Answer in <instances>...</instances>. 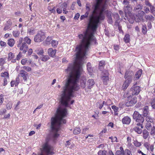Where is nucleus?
Instances as JSON below:
<instances>
[{
  "mask_svg": "<svg viewBox=\"0 0 155 155\" xmlns=\"http://www.w3.org/2000/svg\"><path fill=\"white\" fill-rule=\"evenodd\" d=\"M95 39H82L76 48L77 61L74 64H70L66 70L69 74L60 95L61 104L65 107H69L74 102L71 100L74 96V92L78 90V79L82 71V64L87 57V52L93 43L96 44Z\"/></svg>",
  "mask_w": 155,
  "mask_h": 155,
  "instance_id": "obj_1",
  "label": "nucleus"
},
{
  "mask_svg": "<svg viewBox=\"0 0 155 155\" xmlns=\"http://www.w3.org/2000/svg\"><path fill=\"white\" fill-rule=\"evenodd\" d=\"M96 2L92 6V14L89 16L88 27L91 30L87 31L84 35L80 34L79 39H94V34L97 28L100 21L104 20L105 18L103 13L106 9L107 4L106 0H95Z\"/></svg>",
  "mask_w": 155,
  "mask_h": 155,
  "instance_id": "obj_2",
  "label": "nucleus"
},
{
  "mask_svg": "<svg viewBox=\"0 0 155 155\" xmlns=\"http://www.w3.org/2000/svg\"><path fill=\"white\" fill-rule=\"evenodd\" d=\"M67 114V111L66 108L60 106L57 110L55 117L51 118V134L54 140L59 136L58 132L59 130L61 124L66 123V121L64 118Z\"/></svg>",
  "mask_w": 155,
  "mask_h": 155,
  "instance_id": "obj_3",
  "label": "nucleus"
},
{
  "mask_svg": "<svg viewBox=\"0 0 155 155\" xmlns=\"http://www.w3.org/2000/svg\"><path fill=\"white\" fill-rule=\"evenodd\" d=\"M133 75L134 73L132 71H129L126 72L124 76L125 80L122 87L124 90L126 89L131 82Z\"/></svg>",
  "mask_w": 155,
  "mask_h": 155,
  "instance_id": "obj_4",
  "label": "nucleus"
},
{
  "mask_svg": "<svg viewBox=\"0 0 155 155\" xmlns=\"http://www.w3.org/2000/svg\"><path fill=\"white\" fill-rule=\"evenodd\" d=\"M133 119L136 122V126H140L141 128H143V123L144 121V119L142 115L136 111H135L133 115Z\"/></svg>",
  "mask_w": 155,
  "mask_h": 155,
  "instance_id": "obj_5",
  "label": "nucleus"
},
{
  "mask_svg": "<svg viewBox=\"0 0 155 155\" xmlns=\"http://www.w3.org/2000/svg\"><path fill=\"white\" fill-rule=\"evenodd\" d=\"M19 42V43L18 45V47H20V50L23 51V52L25 53L28 49L26 44L23 41V39H20Z\"/></svg>",
  "mask_w": 155,
  "mask_h": 155,
  "instance_id": "obj_6",
  "label": "nucleus"
},
{
  "mask_svg": "<svg viewBox=\"0 0 155 155\" xmlns=\"http://www.w3.org/2000/svg\"><path fill=\"white\" fill-rule=\"evenodd\" d=\"M127 101L126 103V105L128 107L133 106L137 102V98L136 97L129 96L127 97Z\"/></svg>",
  "mask_w": 155,
  "mask_h": 155,
  "instance_id": "obj_7",
  "label": "nucleus"
},
{
  "mask_svg": "<svg viewBox=\"0 0 155 155\" xmlns=\"http://www.w3.org/2000/svg\"><path fill=\"white\" fill-rule=\"evenodd\" d=\"M145 13L143 11H139L138 12V13L136 15L134 20L136 22H139L140 21H143V16Z\"/></svg>",
  "mask_w": 155,
  "mask_h": 155,
  "instance_id": "obj_8",
  "label": "nucleus"
},
{
  "mask_svg": "<svg viewBox=\"0 0 155 155\" xmlns=\"http://www.w3.org/2000/svg\"><path fill=\"white\" fill-rule=\"evenodd\" d=\"M108 74V72L106 70H104L101 74V79L105 85L107 84V82L109 80Z\"/></svg>",
  "mask_w": 155,
  "mask_h": 155,
  "instance_id": "obj_9",
  "label": "nucleus"
},
{
  "mask_svg": "<svg viewBox=\"0 0 155 155\" xmlns=\"http://www.w3.org/2000/svg\"><path fill=\"white\" fill-rule=\"evenodd\" d=\"M43 149L47 154H52L53 153V152L52 151L53 147L49 145L47 143H45L44 145Z\"/></svg>",
  "mask_w": 155,
  "mask_h": 155,
  "instance_id": "obj_10",
  "label": "nucleus"
},
{
  "mask_svg": "<svg viewBox=\"0 0 155 155\" xmlns=\"http://www.w3.org/2000/svg\"><path fill=\"white\" fill-rule=\"evenodd\" d=\"M130 89V91L133 95H137L140 91V88L139 86H136L135 84Z\"/></svg>",
  "mask_w": 155,
  "mask_h": 155,
  "instance_id": "obj_11",
  "label": "nucleus"
},
{
  "mask_svg": "<svg viewBox=\"0 0 155 155\" xmlns=\"http://www.w3.org/2000/svg\"><path fill=\"white\" fill-rule=\"evenodd\" d=\"M19 76L22 77L24 81H26L28 74L24 70L22 69L20 71Z\"/></svg>",
  "mask_w": 155,
  "mask_h": 155,
  "instance_id": "obj_12",
  "label": "nucleus"
},
{
  "mask_svg": "<svg viewBox=\"0 0 155 155\" xmlns=\"http://www.w3.org/2000/svg\"><path fill=\"white\" fill-rule=\"evenodd\" d=\"M45 34L42 30L38 31L37 34L35 35L34 39H45L46 38Z\"/></svg>",
  "mask_w": 155,
  "mask_h": 155,
  "instance_id": "obj_13",
  "label": "nucleus"
},
{
  "mask_svg": "<svg viewBox=\"0 0 155 155\" xmlns=\"http://www.w3.org/2000/svg\"><path fill=\"white\" fill-rule=\"evenodd\" d=\"M12 24V22L10 19L8 21L5 25L3 30L4 31L8 30L11 27Z\"/></svg>",
  "mask_w": 155,
  "mask_h": 155,
  "instance_id": "obj_14",
  "label": "nucleus"
},
{
  "mask_svg": "<svg viewBox=\"0 0 155 155\" xmlns=\"http://www.w3.org/2000/svg\"><path fill=\"white\" fill-rule=\"evenodd\" d=\"M56 53V49H53L52 48H49L48 50V54L49 56L52 57H54Z\"/></svg>",
  "mask_w": 155,
  "mask_h": 155,
  "instance_id": "obj_15",
  "label": "nucleus"
},
{
  "mask_svg": "<svg viewBox=\"0 0 155 155\" xmlns=\"http://www.w3.org/2000/svg\"><path fill=\"white\" fill-rule=\"evenodd\" d=\"M149 110L148 106H146L143 109V116L146 117L149 114Z\"/></svg>",
  "mask_w": 155,
  "mask_h": 155,
  "instance_id": "obj_16",
  "label": "nucleus"
},
{
  "mask_svg": "<svg viewBox=\"0 0 155 155\" xmlns=\"http://www.w3.org/2000/svg\"><path fill=\"white\" fill-rule=\"evenodd\" d=\"M130 121L131 119L128 116L124 117L122 120V122L123 124H129Z\"/></svg>",
  "mask_w": 155,
  "mask_h": 155,
  "instance_id": "obj_17",
  "label": "nucleus"
},
{
  "mask_svg": "<svg viewBox=\"0 0 155 155\" xmlns=\"http://www.w3.org/2000/svg\"><path fill=\"white\" fill-rule=\"evenodd\" d=\"M132 10V8L130 5H127V6H124V11L125 13V15L127 14H129L131 13Z\"/></svg>",
  "mask_w": 155,
  "mask_h": 155,
  "instance_id": "obj_18",
  "label": "nucleus"
},
{
  "mask_svg": "<svg viewBox=\"0 0 155 155\" xmlns=\"http://www.w3.org/2000/svg\"><path fill=\"white\" fill-rule=\"evenodd\" d=\"M15 57L14 54L12 52H10L8 54V61H11L12 62H16V59H13Z\"/></svg>",
  "mask_w": 155,
  "mask_h": 155,
  "instance_id": "obj_19",
  "label": "nucleus"
},
{
  "mask_svg": "<svg viewBox=\"0 0 155 155\" xmlns=\"http://www.w3.org/2000/svg\"><path fill=\"white\" fill-rule=\"evenodd\" d=\"M86 80L85 77H83L80 81V86L81 88H84L86 86Z\"/></svg>",
  "mask_w": 155,
  "mask_h": 155,
  "instance_id": "obj_20",
  "label": "nucleus"
},
{
  "mask_svg": "<svg viewBox=\"0 0 155 155\" xmlns=\"http://www.w3.org/2000/svg\"><path fill=\"white\" fill-rule=\"evenodd\" d=\"M94 84V82L93 79H89L87 82V87L88 89H91Z\"/></svg>",
  "mask_w": 155,
  "mask_h": 155,
  "instance_id": "obj_21",
  "label": "nucleus"
},
{
  "mask_svg": "<svg viewBox=\"0 0 155 155\" xmlns=\"http://www.w3.org/2000/svg\"><path fill=\"white\" fill-rule=\"evenodd\" d=\"M142 73V70H140L138 71L136 73L135 77L134 78V80H136L139 79Z\"/></svg>",
  "mask_w": 155,
  "mask_h": 155,
  "instance_id": "obj_22",
  "label": "nucleus"
},
{
  "mask_svg": "<svg viewBox=\"0 0 155 155\" xmlns=\"http://www.w3.org/2000/svg\"><path fill=\"white\" fill-rule=\"evenodd\" d=\"M143 6L140 4H137L134 7V11L138 12L139 11H141Z\"/></svg>",
  "mask_w": 155,
  "mask_h": 155,
  "instance_id": "obj_23",
  "label": "nucleus"
},
{
  "mask_svg": "<svg viewBox=\"0 0 155 155\" xmlns=\"http://www.w3.org/2000/svg\"><path fill=\"white\" fill-rule=\"evenodd\" d=\"M107 13L108 22L109 24H112L113 23V20L111 16V12L108 11H107Z\"/></svg>",
  "mask_w": 155,
  "mask_h": 155,
  "instance_id": "obj_24",
  "label": "nucleus"
},
{
  "mask_svg": "<svg viewBox=\"0 0 155 155\" xmlns=\"http://www.w3.org/2000/svg\"><path fill=\"white\" fill-rule=\"evenodd\" d=\"M142 128L140 126H136L134 128V130L138 134H140L142 132Z\"/></svg>",
  "mask_w": 155,
  "mask_h": 155,
  "instance_id": "obj_25",
  "label": "nucleus"
},
{
  "mask_svg": "<svg viewBox=\"0 0 155 155\" xmlns=\"http://www.w3.org/2000/svg\"><path fill=\"white\" fill-rule=\"evenodd\" d=\"M145 18L147 20L150 21H153L154 20V17L151 15H146L145 16Z\"/></svg>",
  "mask_w": 155,
  "mask_h": 155,
  "instance_id": "obj_26",
  "label": "nucleus"
},
{
  "mask_svg": "<svg viewBox=\"0 0 155 155\" xmlns=\"http://www.w3.org/2000/svg\"><path fill=\"white\" fill-rule=\"evenodd\" d=\"M105 62L104 61H101L99 63V69L102 71L105 65Z\"/></svg>",
  "mask_w": 155,
  "mask_h": 155,
  "instance_id": "obj_27",
  "label": "nucleus"
},
{
  "mask_svg": "<svg viewBox=\"0 0 155 155\" xmlns=\"http://www.w3.org/2000/svg\"><path fill=\"white\" fill-rule=\"evenodd\" d=\"M1 76L4 78L9 79V74L7 72H2L1 74Z\"/></svg>",
  "mask_w": 155,
  "mask_h": 155,
  "instance_id": "obj_28",
  "label": "nucleus"
},
{
  "mask_svg": "<svg viewBox=\"0 0 155 155\" xmlns=\"http://www.w3.org/2000/svg\"><path fill=\"white\" fill-rule=\"evenodd\" d=\"M15 43L14 39H8V44L10 47L13 46Z\"/></svg>",
  "mask_w": 155,
  "mask_h": 155,
  "instance_id": "obj_29",
  "label": "nucleus"
},
{
  "mask_svg": "<svg viewBox=\"0 0 155 155\" xmlns=\"http://www.w3.org/2000/svg\"><path fill=\"white\" fill-rule=\"evenodd\" d=\"M143 137L144 139H147L149 136V133L146 130L143 131Z\"/></svg>",
  "mask_w": 155,
  "mask_h": 155,
  "instance_id": "obj_30",
  "label": "nucleus"
},
{
  "mask_svg": "<svg viewBox=\"0 0 155 155\" xmlns=\"http://www.w3.org/2000/svg\"><path fill=\"white\" fill-rule=\"evenodd\" d=\"M81 132V130L80 128L77 127L75 128L74 130V134H80Z\"/></svg>",
  "mask_w": 155,
  "mask_h": 155,
  "instance_id": "obj_31",
  "label": "nucleus"
},
{
  "mask_svg": "<svg viewBox=\"0 0 155 155\" xmlns=\"http://www.w3.org/2000/svg\"><path fill=\"white\" fill-rule=\"evenodd\" d=\"M120 149L121 151L120 150L117 151L116 153V155H124V151L123 150H122V149L123 150V148L120 147Z\"/></svg>",
  "mask_w": 155,
  "mask_h": 155,
  "instance_id": "obj_32",
  "label": "nucleus"
},
{
  "mask_svg": "<svg viewBox=\"0 0 155 155\" xmlns=\"http://www.w3.org/2000/svg\"><path fill=\"white\" fill-rule=\"evenodd\" d=\"M35 30L33 28H29L28 30V33L29 35H33L35 33Z\"/></svg>",
  "mask_w": 155,
  "mask_h": 155,
  "instance_id": "obj_33",
  "label": "nucleus"
},
{
  "mask_svg": "<svg viewBox=\"0 0 155 155\" xmlns=\"http://www.w3.org/2000/svg\"><path fill=\"white\" fill-rule=\"evenodd\" d=\"M146 120L147 122H150L152 123L153 122L154 120V119L153 118L150 117L149 116H147L146 118Z\"/></svg>",
  "mask_w": 155,
  "mask_h": 155,
  "instance_id": "obj_34",
  "label": "nucleus"
},
{
  "mask_svg": "<svg viewBox=\"0 0 155 155\" xmlns=\"http://www.w3.org/2000/svg\"><path fill=\"white\" fill-rule=\"evenodd\" d=\"M41 60L43 61H46L49 59V56L47 55H43L41 56Z\"/></svg>",
  "mask_w": 155,
  "mask_h": 155,
  "instance_id": "obj_35",
  "label": "nucleus"
},
{
  "mask_svg": "<svg viewBox=\"0 0 155 155\" xmlns=\"http://www.w3.org/2000/svg\"><path fill=\"white\" fill-rule=\"evenodd\" d=\"M12 104L10 101H9L6 105V108L7 110H10L12 107Z\"/></svg>",
  "mask_w": 155,
  "mask_h": 155,
  "instance_id": "obj_36",
  "label": "nucleus"
},
{
  "mask_svg": "<svg viewBox=\"0 0 155 155\" xmlns=\"http://www.w3.org/2000/svg\"><path fill=\"white\" fill-rule=\"evenodd\" d=\"M107 153V151L105 150H100L97 153L98 155H106Z\"/></svg>",
  "mask_w": 155,
  "mask_h": 155,
  "instance_id": "obj_37",
  "label": "nucleus"
},
{
  "mask_svg": "<svg viewBox=\"0 0 155 155\" xmlns=\"http://www.w3.org/2000/svg\"><path fill=\"white\" fill-rule=\"evenodd\" d=\"M146 128L147 129V130H150L152 127L151 124L150 123L147 122L145 125Z\"/></svg>",
  "mask_w": 155,
  "mask_h": 155,
  "instance_id": "obj_38",
  "label": "nucleus"
},
{
  "mask_svg": "<svg viewBox=\"0 0 155 155\" xmlns=\"http://www.w3.org/2000/svg\"><path fill=\"white\" fill-rule=\"evenodd\" d=\"M88 14L89 12H86L84 15H82L80 17L81 20H82L84 19L85 18H87Z\"/></svg>",
  "mask_w": 155,
  "mask_h": 155,
  "instance_id": "obj_39",
  "label": "nucleus"
},
{
  "mask_svg": "<svg viewBox=\"0 0 155 155\" xmlns=\"http://www.w3.org/2000/svg\"><path fill=\"white\" fill-rule=\"evenodd\" d=\"M13 35L15 37L17 38L19 35V31L18 30L13 31Z\"/></svg>",
  "mask_w": 155,
  "mask_h": 155,
  "instance_id": "obj_40",
  "label": "nucleus"
},
{
  "mask_svg": "<svg viewBox=\"0 0 155 155\" xmlns=\"http://www.w3.org/2000/svg\"><path fill=\"white\" fill-rule=\"evenodd\" d=\"M6 60V58H0V66H2L5 63Z\"/></svg>",
  "mask_w": 155,
  "mask_h": 155,
  "instance_id": "obj_41",
  "label": "nucleus"
},
{
  "mask_svg": "<svg viewBox=\"0 0 155 155\" xmlns=\"http://www.w3.org/2000/svg\"><path fill=\"white\" fill-rule=\"evenodd\" d=\"M134 145L136 147H140L141 145V143L139 142L137 140H135L134 141Z\"/></svg>",
  "mask_w": 155,
  "mask_h": 155,
  "instance_id": "obj_42",
  "label": "nucleus"
},
{
  "mask_svg": "<svg viewBox=\"0 0 155 155\" xmlns=\"http://www.w3.org/2000/svg\"><path fill=\"white\" fill-rule=\"evenodd\" d=\"M142 31L143 33L144 34H145L147 32V27L145 25H143Z\"/></svg>",
  "mask_w": 155,
  "mask_h": 155,
  "instance_id": "obj_43",
  "label": "nucleus"
},
{
  "mask_svg": "<svg viewBox=\"0 0 155 155\" xmlns=\"http://www.w3.org/2000/svg\"><path fill=\"white\" fill-rule=\"evenodd\" d=\"M87 69L89 72H91L92 70L91 67V64L90 63H88L87 64Z\"/></svg>",
  "mask_w": 155,
  "mask_h": 155,
  "instance_id": "obj_44",
  "label": "nucleus"
},
{
  "mask_svg": "<svg viewBox=\"0 0 155 155\" xmlns=\"http://www.w3.org/2000/svg\"><path fill=\"white\" fill-rule=\"evenodd\" d=\"M144 145L147 150H150V144L149 142H145Z\"/></svg>",
  "mask_w": 155,
  "mask_h": 155,
  "instance_id": "obj_45",
  "label": "nucleus"
},
{
  "mask_svg": "<svg viewBox=\"0 0 155 155\" xmlns=\"http://www.w3.org/2000/svg\"><path fill=\"white\" fill-rule=\"evenodd\" d=\"M151 105L153 108L155 109V98H153L152 100Z\"/></svg>",
  "mask_w": 155,
  "mask_h": 155,
  "instance_id": "obj_46",
  "label": "nucleus"
},
{
  "mask_svg": "<svg viewBox=\"0 0 155 155\" xmlns=\"http://www.w3.org/2000/svg\"><path fill=\"white\" fill-rule=\"evenodd\" d=\"M58 44V42L57 40H53L51 41V45L53 47L56 46Z\"/></svg>",
  "mask_w": 155,
  "mask_h": 155,
  "instance_id": "obj_47",
  "label": "nucleus"
},
{
  "mask_svg": "<svg viewBox=\"0 0 155 155\" xmlns=\"http://www.w3.org/2000/svg\"><path fill=\"white\" fill-rule=\"evenodd\" d=\"M22 68L28 72L30 71L31 70V68L28 66H24Z\"/></svg>",
  "mask_w": 155,
  "mask_h": 155,
  "instance_id": "obj_48",
  "label": "nucleus"
},
{
  "mask_svg": "<svg viewBox=\"0 0 155 155\" xmlns=\"http://www.w3.org/2000/svg\"><path fill=\"white\" fill-rule=\"evenodd\" d=\"M4 95L1 94L0 95V104H1L3 102V101L4 100Z\"/></svg>",
  "mask_w": 155,
  "mask_h": 155,
  "instance_id": "obj_49",
  "label": "nucleus"
},
{
  "mask_svg": "<svg viewBox=\"0 0 155 155\" xmlns=\"http://www.w3.org/2000/svg\"><path fill=\"white\" fill-rule=\"evenodd\" d=\"M107 147L106 144H101L99 145L97 147L102 149H104V147Z\"/></svg>",
  "mask_w": 155,
  "mask_h": 155,
  "instance_id": "obj_50",
  "label": "nucleus"
},
{
  "mask_svg": "<svg viewBox=\"0 0 155 155\" xmlns=\"http://www.w3.org/2000/svg\"><path fill=\"white\" fill-rule=\"evenodd\" d=\"M145 4L146 5L149 7H150V8H151V7L153 6H152L151 3L149 2L148 0H145Z\"/></svg>",
  "mask_w": 155,
  "mask_h": 155,
  "instance_id": "obj_51",
  "label": "nucleus"
},
{
  "mask_svg": "<svg viewBox=\"0 0 155 155\" xmlns=\"http://www.w3.org/2000/svg\"><path fill=\"white\" fill-rule=\"evenodd\" d=\"M151 129L150 134L152 135H154L155 134V127H153L151 128Z\"/></svg>",
  "mask_w": 155,
  "mask_h": 155,
  "instance_id": "obj_52",
  "label": "nucleus"
},
{
  "mask_svg": "<svg viewBox=\"0 0 155 155\" xmlns=\"http://www.w3.org/2000/svg\"><path fill=\"white\" fill-rule=\"evenodd\" d=\"M28 59L27 58H24L21 61V63L22 65H25L26 63H27Z\"/></svg>",
  "mask_w": 155,
  "mask_h": 155,
  "instance_id": "obj_53",
  "label": "nucleus"
},
{
  "mask_svg": "<svg viewBox=\"0 0 155 155\" xmlns=\"http://www.w3.org/2000/svg\"><path fill=\"white\" fill-rule=\"evenodd\" d=\"M124 153L126 155H132L131 152L128 149L125 150L124 151Z\"/></svg>",
  "mask_w": 155,
  "mask_h": 155,
  "instance_id": "obj_54",
  "label": "nucleus"
},
{
  "mask_svg": "<svg viewBox=\"0 0 155 155\" xmlns=\"http://www.w3.org/2000/svg\"><path fill=\"white\" fill-rule=\"evenodd\" d=\"M6 112V110L5 109H2L0 110V114L2 115L5 113Z\"/></svg>",
  "mask_w": 155,
  "mask_h": 155,
  "instance_id": "obj_55",
  "label": "nucleus"
},
{
  "mask_svg": "<svg viewBox=\"0 0 155 155\" xmlns=\"http://www.w3.org/2000/svg\"><path fill=\"white\" fill-rule=\"evenodd\" d=\"M114 17L117 21H118L120 19L119 16V15L117 13H115L114 15Z\"/></svg>",
  "mask_w": 155,
  "mask_h": 155,
  "instance_id": "obj_56",
  "label": "nucleus"
},
{
  "mask_svg": "<svg viewBox=\"0 0 155 155\" xmlns=\"http://www.w3.org/2000/svg\"><path fill=\"white\" fill-rule=\"evenodd\" d=\"M112 108L114 112L118 111V108L115 105H113L111 107Z\"/></svg>",
  "mask_w": 155,
  "mask_h": 155,
  "instance_id": "obj_57",
  "label": "nucleus"
},
{
  "mask_svg": "<svg viewBox=\"0 0 155 155\" xmlns=\"http://www.w3.org/2000/svg\"><path fill=\"white\" fill-rule=\"evenodd\" d=\"M150 10L151 12L155 16V8L153 6L150 8Z\"/></svg>",
  "mask_w": 155,
  "mask_h": 155,
  "instance_id": "obj_58",
  "label": "nucleus"
},
{
  "mask_svg": "<svg viewBox=\"0 0 155 155\" xmlns=\"http://www.w3.org/2000/svg\"><path fill=\"white\" fill-rule=\"evenodd\" d=\"M144 11L145 13L148 14L150 12L149 8L148 7H144Z\"/></svg>",
  "mask_w": 155,
  "mask_h": 155,
  "instance_id": "obj_59",
  "label": "nucleus"
},
{
  "mask_svg": "<svg viewBox=\"0 0 155 155\" xmlns=\"http://www.w3.org/2000/svg\"><path fill=\"white\" fill-rule=\"evenodd\" d=\"M86 10L87 11V12H88L90 10V5H89V4H88L87 3L86 4Z\"/></svg>",
  "mask_w": 155,
  "mask_h": 155,
  "instance_id": "obj_60",
  "label": "nucleus"
},
{
  "mask_svg": "<svg viewBox=\"0 0 155 155\" xmlns=\"http://www.w3.org/2000/svg\"><path fill=\"white\" fill-rule=\"evenodd\" d=\"M61 8H66L67 7V4L66 2H64L61 5Z\"/></svg>",
  "mask_w": 155,
  "mask_h": 155,
  "instance_id": "obj_61",
  "label": "nucleus"
},
{
  "mask_svg": "<svg viewBox=\"0 0 155 155\" xmlns=\"http://www.w3.org/2000/svg\"><path fill=\"white\" fill-rule=\"evenodd\" d=\"M19 82V77H17L16 78V80L15 82V86H17Z\"/></svg>",
  "mask_w": 155,
  "mask_h": 155,
  "instance_id": "obj_62",
  "label": "nucleus"
},
{
  "mask_svg": "<svg viewBox=\"0 0 155 155\" xmlns=\"http://www.w3.org/2000/svg\"><path fill=\"white\" fill-rule=\"evenodd\" d=\"M23 41L24 42H25L26 43H27L28 44H29L31 43V39H23Z\"/></svg>",
  "mask_w": 155,
  "mask_h": 155,
  "instance_id": "obj_63",
  "label": "nucleus"
},
{
  "mask_svg": "<svg viewBox=\"0 0 155 155\" xmlns=\"http://www.w3.org/2000/svg\"><path fill=\"white\" fill-rule=\"evenodd\" d=\"M21 52H20L17 56L16 60H19L21 57Z\"/></svg>",
  "mask_w": 155,
  "mask_h": 155,
  "instance_id": "obj_64",
  "label": "nucleus"
}]
</instances>
